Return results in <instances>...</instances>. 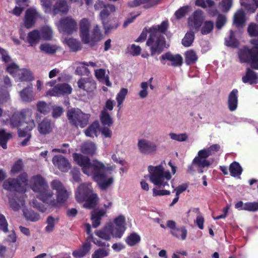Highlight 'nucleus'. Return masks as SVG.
<instances>
[{
    "instance_id": "f257e3e1",
    "label": "nucleus",
    "mask_w": 258,
    "mask_h": 258,
    "mask_svg": "<svg viewBox=\"0 0 258 258\" xmlns=\"http://www.w3.org/2000/svg\"><path fill=\"white\" fill-rule=\"evenodd\" d=\"M32 189L38 193L37 198L51 207L58 208L63 204L68 198L66 188L57 191V199L55 200L53 192L49 189V186L44 178L37 175L32 178Z\"/></svg>"
},
{
    "instance_id": "f03ea898",
    "label": "nucleus",
    "mask_w": 258,
    "mask_h": 258,
    "mask_svg": "<svg viewBox=\"0 0 258 258\" xmlns=\"http://www.w3.org/2000/svg\"><path fill=\"white\" fill-rule=\"evenodd\" d=\"M107 170L105 165L100 162H94L90 174L97 183L101 190H106L113 183V178L108 177Z\"/></svg>"
},
{
    "instance_id": "7ed1b4c3",
    "label": "nucleus",
    "mask_w": 258,
    "mask_h": 258,
    "mask_svg": "<svg viewBox=\"0 0 258 258\" xmlns=\"http://www.w3.org/2000/svg\"><path fill=\"white\" fill-rule=\"evenodd\" d=\"M32 115L33 111L29 108L14 112L10 119L11 125L12 127H19L25 124L27 130H33L35 127V123L32 118Z\"/></svg>"
},
{
    "instance_id": "20e7f679",
    "label": "nucleus",
    "mask_w": 258,
    "mask_h": 258,
    "mask_svg": "<svg viewBox=\"0 0 258 258\" xmlns=\"http://www.w3.org/2000/svg\"><path fill=\"white\" fill-rule=\"evenodd\" d=\"M148 170L150 174V179L155 185L159 187H165L168 185L167 182L171 179V175L168 170L164 171L162 165L149 166Z\"/></svg>"
},
{
    "instance_id": "39448f33",
    "label": "nucleus",
    "mask_w": 258,
    "mask_h": 258,
    "mask_svg": "<svg viewBox=\"0 0 258 258\" xmlns=\"http://www.w3.org/2000/svg\"><path fill=\"white\" fill-rule=\"evenodd\" d=\"M67 116L71 125L84 128L88 123L90 115L79 109L74 108L68 110Z\"/></svg>"
},
{
    "instance_id": "423d86ee",
    "label": "nucleus",
    "mask_w": 258,
    "mask_h": 258,
    "mask_svg": "<svg viewBox=\"0 0 258 258\" xmlns=\"http://www.w3.org/2000/svg\"><path fill=\"white\" fill-rule=\"evenodd\" d=\"M146 45L149 47L150 55L154 56L161 54L166 47V39L163 35H157L149 33L146 42Z\"/></svg>"
},
{
    "instance_id": "0eeeda50",
    "label": "nucleus",
    "mask_w": 258,
    "mask_h": 258,
    "mask_svg": "<svg viewBox=\"0 0 258 258\" xmlns=\"http://www.w3.org/2000/svg\"><path fill=\"white\" fill-rule=\"evenodd\" d=\"M250 43L253 45L251 48L244 46L239 52V57L242 62H249L250 64L258 60V39L250 40Z\"/></svg>"
},
{
    "instance_id": "6e6552de",
    "label": "nucleus",
    "mask_w": 258,
    "mask_h": 258,
    "mask_svg": "<svg viewBox=\"0 0 258 258\" xmlns=\"http://www.w3.org/2000/svg\"><path fill=\"white\" fill-rule=\"evenodd\" d=\"M73 158L76 162L82 167L83 172L88 175L90 174L94 163L98 162L97 160H93L92 162H91L88 157L78 153H74Z\"/></svg>"
},
{
    "instance_id": "1a4fd4ad",
    "label": "nucleus",
    "mask_w": 258,
    "mask_h": 258,
    "mask_svg": "<svg viewBox=\"0 0 258 258\" xmlns=\"http://www.w3.org/2000/svg\"><path fill=\"white\" fill-rule=\"evenodd\" d=\"M204 18L203 17V12L201 10L195 11L192 15L188 19V26L190 31L194 32H198L202 26Z\"/></svg>"
},
{
    "instance_id": "9d476101",
    "label": "nucleus",
    "mask_w": 258,
    "mask_h": 258,
    "mask_svg": "<svg viewBox=\"0 0 258 258\" xmlns=\"http://www.w3.org/2000/svg\"><path fill=\"white\" fill-rule=\"evenodd\" d=\"M40 17V14L37 10L32 7L26 10L24 18V25L27 29L33 27L37 20Z\"/></svg>"
},
{
    "instance_id": "9b49d317",
    "label": "nucleus",
    "mask_w": 258,
    "mask_h": 258,
    "mask_svg": "<svg viewBox=\"0 0 258 258\" xmlns=\"http://www.w3.org/2000/svg\"><path fill=\"white\" fill-rule=\"evenodd\" d=\"M72 88L71 86L67 83L58 84L54 86L52 89L49 90L46 92V95L50 96H63L71 93Z\"/></svg>"
},
{
    "instance_id": "f8f14e48",
    "label": "nucleus",
    "mask_w": 258,
    "mask_h": 258,
    "mask_svg": "<svg viewBox=\"0 0 258 258\" xmlns=\"http://www.w3.org/2000/svg\"><path fill=\"white\" fill-rule=\"evenodd\" d=\"M79 89L92 93L96 89V83L92 77L81 78L77 82Z\"/></svg>"
},
{
    "instance_id": "ddd939ff",
    "label": "nucleus",
    "mask_w": 258,
    "mask_h": 258,
    "mask_svg": "<svg viewBox=\"0 0 258 258\" xmlns=\"http://www.w3.org/2000/svg\"><path fill=\"white\" fill-rule=\"evenodd\" d=\"M59 25L62 30L68 34H71L77 29V22L71 17L61 19Z\"/></svg>"
},
{
    "instance_id": "4468645a",
    "label": "nucleus",
    "mask_w": 258,
    "mask_h": 258,
    "mask_svg": "<svg viewBox=\"0 0 258 258\" xmlns=\"http://www.w3.org/2000/svg\"><path fill=\"white\" fill-rule=\"evenodd\" d=\"M4 189L15 192H20L23 190V185L17 178H9L5 180L3 184Z\"/></svg>"
},
{
    "instance_id": "2eb2a0df",
    "label": "nucleus",
    "mask_w": 258,
    "mask_h": 258,
    "mask_svg": "<svg viewBox=\"0 0 258 258\" xmlns=\"http://www.w3.org/2000/svg\"><path fill=\"white\" fill-rule=\"evenodd\" d=\"M138 146L140 152L144 154H149L157 150V146L154 143L145 139L139 140Z\"/></svg>"
},
{
    "instance_id": "dca6fc26",
    "label": "nucleus",
    "mask_w": 258,
    "mask_h": 258,
    "mask_svg": "<svg viewBox=\"0 0 258 258\" xmlns=\"http://www.w3.org/2000/svg\"><path fill=\"white\" fill-rule=\"evenodd\" d=\"M52 161L54 165L62 172H68L71 167V164L68 160L61 155L54 156Z\"/></svg>"
},
{
    "instance_id": "f3484780",
    "label": "nucleus",
    "mask_w": 258,
    "mask_h": 258,
    "mask_svg": "<svg viewBox=\"0 0 258 258\" xmlns=\"http://www.w3.org/2000/svg\"><path fill=\"white\" fill-rule=\"evenodd\" d=\"M92 189L86 184H81L79 186L76 193V199L79 202H84V200L92 194Z\"/></svg>"
},
{
    "instance_id": "a211bd4d",
    "label": "nucleus",
    "mask_w": 258,
    "mask_h": 258,
    "mask_svg": "<svg viewBox=\"0 0 258 258\" xmlns=\"http://www.w3.org/2000/svg\"><path fill=\"white\" fill-rule=\"evenodd\" d=\"M102 34L98 25H96L92 32L91 37L87 36V40L83 41L84 44H88L91 46H95L96 43L102 39Z\"/></svg>"
},
{
    "instance_id": "6ab92c4d",
    "label": "nucleus",
    "mask_w": 258,
    "mask_h": 258,
    "mask_svg": "<svg viewBox=\"0 0 258 258\" xmlns=\"http://www.w3.org/2000/svg\"><path fill=\"white\" fill-rule=\"evenodd\" d=\"M114 223L116 226L114 236L120 238L126 229L125 217L123 215H119L114 219Z\"/></svg>"
},
{
    "instance_id": "aec40b11",
    "label": "nucleus",
    "mask_w": 258,
    "mask_h": 258,
    "mask_svg": "<svg viewBox=\"0 0 258 258\" xmlns=\"http://www.w3.org/2000/svg\"><path fill=\"white\" fill-rule=\"evenodd\" d=\"M19 94L23 102L29 103L35 100V94L31 83L28 84L26 87L21 91Z\"/></svg>"
},
{
    "instance_id": "412c9836",
    "label": "nucleus",
    "mask_w": 258,
    "mask_h": 258,
    "mask_svg": "<svg viewBox=\"0 0 258 258\" xmlns=\"http://www.w3.org/2000/svg\"><path fill=\"white\" fill-rule=\"evenodd\" d=\"M160 60H168L172 62L173 67H180L183 63V59L180 54L173 55L170 52H167L160 57Z\"/></svg>"
},
{
    "instance_id": "4be33fe9",
    "label": "nucleus",
    "mask_w": 258,
    "mask_h": 258,
    "mask_svg": "<svg viewBox=\"0 0 258 258\" xmlns=\"http://www.w3.org/2000/svg\"><path fill=\"white\" fill-rule=\"evenodd\" d=\"M169 27V23L167 19L164 20L157 25H153L149 29V33L157 35H163L165 34Z\"/></svg>"
},
{
    "instance_id": "5701e85b",
    "label": "nucleus",
    "mask_w": 258,
    "mask_h": 258,
    "mask_svg": "<svg viewBox=\"0 0 258 258\" xmlns=\"http://www.w3.org/2000/svg\"><path fill=\"white\" fill-rule=\"evenodd\" d=\"M69 10L67 0H58L53 6L52 11L53 16L60 13L61 15L66 14Z\"/></svg>"
},
{
    "instance_id": "b1692460",
    "label": "nucleus",
    "mask_w": 258,
    "mask_h": 258,
    "mask_svg": "<svg viewBox=\"0 0 258 258\" xmlns=\"http://www.w3.org/2000/svg\"><path fill=\"white\" fill-rule=\"evenodd\" d=\"M238 91L236 89H233L228 96V108L230 111H235L238 106Z\"/></svg>"
},
{
    "instance_id": "393cba45",
    "label": "nucleus",
    "mask_w": 258,
    "mask_h": 258,
    "mask_svg": "<svg viewBox=\"0 0 258 258\" xmlns=\"http://www.w3.org/2000/svg\"><path fill=\"white\" fill-rule=\"evenodd\" d=\"M161 0H134L128 2L127 6L130 8H134L144 5L143 7L145 9L150 8L156 5Z\"/></svg>"
},
{
    "instance_id": "a878e982",
    "label": "nucleus",
    "mask_w": 258,
    "mask_h": 258,
    "mask_svg": "<svg viewBox=\"0 0 258 258\" xmlns=\"http://www.w3.org/2000/svg\"><path fill=\"white\" fill-rule=\"evenodd\" d=\"M80 35L82 41L87 40V36L89 35L90 28V23L87 18L82 19L79 24Z\"/></svg>"
},
{
    "instance_id": "bb28decb",
    "label": "nucleus",
    "mask_w": 258,
    "mask_h": 258,
    "mask_svg": "<svg viewBox=\"0 0 258 258\" xmlns=\"http://www.w3.org/2000/svg\"><path fill=\"white\" fill-rule=\"evenodd\" d=\"M113 228L112 224H108L102 229L96 230L95 233L97 236L104 240H109L111 238V235L113 233Z\"/></svg>"
},
{
    "instance_id": "cd10ccee",
    "label": "nucleus",
    "mask_w": 258,
    "mask_h": 258,
    "mask_svg": "<svg viewBox=\"0 0 258 258\" xmlns=\"http://www.w3.org/2000/svg\"><path fill=\"white\" fill-rule=\"evenodd\" d=\"M102 21L105 33H109L112 30L116 29L119 25L116 18L107 19Z\"/></svg>"
},
{
    "instance_id": "c85d7f7f",
    "label": "nucleus",
    "mask_w": 258,
    "mask_h": 258,
    "mask_svg": "<svg viewBox=\"0 0 258 258\" xmlns=\"http://www.w3.org/2000/svg\"><path fill=\"white\" fill-rule=\"evenodd\" d=\"M52 124L51 120L44 118L38 125V131L41 135H46L52 131Z\"/></svg>"
},
{
    "instance_id": "c756f323",
    "label": "nucleus",
    "mask_w": 258,
    "mask_h": 258,
    "mask_svg": "<svg viewBox=\"0 0 258 258\" xmlns=\"http://www.w3.org/2000/svg\"><path fill=\"white\" fill-rule=\"evenodd\" d=\"M245 14L243 10L238 11L234 16L233 22L236 28H242L245 25Z\"/></svg>"
},
{
    "instance_id": "7c9ffc66",
    "label": "nucleus",
    "mask_w": 258,
    "mask_h": 258,
    "mask_svg": "<svg viewBox=\"0 0 258 258\" xmlns=\"http://www.w3.org/2000/svg\"><path fill=\"white\" fill-rule=\"evenodd\" d=\"M91 249V244L86 242L82 244V246L72 252V255L75 258H81L85 256Z\"/></svg>"
},
{
    "instance_id": "2f4dec72",
    "label": "nucleus",
    "mask_w": 258,
    "mask_h": 258,
    "mask_svg": "<svg viewBox=\"0 0 258 258\" xmlns=\"http://www.w3.org/2000/svg\"><path fill=\"white\" fill-rule=\"evenodd\" d=\"M242 80L244 83L257 84L258 83V76L255 72L248 68L246 70L245 76L242 77Z\"/></svg>"
},
{
    "instance_id": "473e14b6",
    "label": "nucleus",
    "mask_w": 258,
    "mask_h": 258,
    "mask_svg": "<svg viewBox=\"0 0 258 258\" xmlns=\"http://www.w3.org/2000/svg\"><path fill=\"white\" fill-rule=\"evenodd\" d=\"M105 214L106 211L103 209L98 210L92 214L91 220L93 227L97 228L100 225L101 218Z\"/></svg>"
},
{
    "instance_id": "72a5a7b5",
    "label": "nucleus",
    "mask_w": 258,
    "mask_h": 258,
    "mask_svg": "<svg viewBox=\"0 0 258 258\" xmlns=\"http://www.w3.org/2000/svg\"><path fill=\"white\" fill-rule=\"evenodd\" d=\"M99 124L98 121H95L92 123L86 130L84 133L87 137L94 138L95 136H97V133L99 131Z\"/></svg>"
},
{
    "instance_id": "f704fd0d",
    "label": "nucleus",
    "mask_w": 258,
    "mask_h": 258,
    "mask_svg": "<svg viewBox=\"0 0 258 258\" xmlns=\"http://www.w3.org/2000/svg\"><path fill=\"white\" fill-rule=\"evenodd\" d=\"M40 39V33L38 30H34L28 34L27 41L31 46L36 45L38 43Z\"/></svg>"
},
{
    "instance_id": "c9c22d12",
    "label": "nucleus",
    "mask_w": 258,
    "mask_h": 258,
    "mask_svg": "<svg viewBox=\"0 0 258 258\" xmlns=\"http://www.w3.org/2000/svg\"><path fill=\"white\" fill-rule=\"evenodd\" d=\"M96 150V146L95 144L92 142H85L81 146L82 152L89 155H94Z\"/></svg>"
},
{
    "instance_id": "e433bc0d",
    "label": "nucleus",
    "mask_w": 258,
    "mask_h": 258,
    "mask_svg": "<svg viewBox=\"0 0 258 258\" xmlns=\"http://www.w3.org/2000/svg\"><path fill=\"white\" fill-rule=\"evenodd\" d=\"M98 201L97 195L92 193L84 200L85 203L83 206L87 209H93L96 207Z\"/></svg>"
},
{
    "instance_id": "4c0bfd02",
    "label": "nucleus",
    "mask_w": 258,
    "mask_h": 258,
    "mask_svg": "<svg viewBox=\"0 0 258 258\" xmlns=\"http://www.w3.org/2000/svg\"><path fill=\"white\" fill-rule=\"evenodd\" d=\"M229 170L230 175L232 177L239 176L243 171L242 168L240 164L236 161H234L230 164Z\"/></svg>"
},
{
    "instance_id": "58836bf2",
    "label": "nucleus",
    "mask_w": 258,
    "mask_h": 258,
    "mask_svg": "<svg viewBox=\"0 0 258 258\" xmlns=\"http://www.w3.org/2000/svg\"><path fill=\"white\" fill-rule=\"evenodd\" d=\"M225 44L227 46L232 48H236L238 46L239 42L235 38V33L233 30H230L229 36L225 38Z\"/></svg>"
},
{
    "instance_id": "ea45409f",
    "label": "nucleus",
    "mask_w": 258,
    "mask_h": 258,
    "mask_svg": "<svg viewBox=\"0 0 258 258\" xmlns=\"http://www.w3.org/2000/svg\"><path fill=\"white\" fill-rule=\"evenodd\" d=\"M12 135L10 133H7L4 129L0 130V146L4 149L8 148V141L12 138Z\"/></svg>"
},
{
    "instance_id": "a19ab883",
    "label": "nucleus",
    "mask_w": 258,
    "mask_h": 258,
    "mask_svg": "<svg viewBox=\"0 0 258 258\" xmlns=\"http://www.w3.org/2000/svg\"><path fill=\"white\" fill-rule=\"evenodd\" d=\"M18 76L21 81L30 82L34 80L32 73L27 69L20 70Z\"/></svg>"
},
{
    "instance_id": "79ce46f5",
    "label": "nucleus",
    "mask_w": 258,
    "mask_h": 258,
    "mask_svg": "<svg viewBox=\"0 0 258 258\" xmlns=\"http://www.w3.org/2000/svg\"><path fill=\"white\" fill-rule=\"evenodd\" d=\"M200 29L202 35H207L211 33L214 27V22L211 20H206L203 22Z\"/></svg>"
},
{
    "instance_id": "37998d69",
    "label": "nucleus",
    "mask_w": 258,
    "mask_h": 258,
    "mask_svg": "<svg viewBox=\"0 0 258 258\" xmlns=\"http://www.w3.org/2000/svg\"><path fill=\"white\" fill-rule=\"evenodd\" d=\"M37 111L44 115H47L51 110L50 105L43 101H39L36 104Z\"/></svg>"
},
{
    "instance_id": "c03bdc74",
    "label": "nucleus",
    "mask_w": 258,
    "mask_h": 258,
    "mask_svg": "<svg viewBox=\"0 0 258 258\" xmlns=\"http://www.w3.org/2000/svg\"><path fill=\"white\" fill-rule=\"evenodd\" d=\"M170 233L177 238L185 240L187 236V231L184 226H182L180 228H177L174 230H170Z\"/></svg>"
},
{
    "instance_id": "a18cd8bd",
    "label": "nucleus",
    "mask_w": 258,
    "mask_h": 258,
    "mask_svg": "<svg viewBox=\"0 0 258 258\" xmlns=\"http://www.w3.org/2000/svg\"><path fill=\"white\" fill-rule=\"evenodd\" d=\"M100 121L104 125L110 126L113 124V120L107 111L104 109L101 112Z\"/></svg>"
},
{
    "instance_id": "49530a36",
    "label": "nucleus",
    "mask_w": 258,
    "mask_h": 258,
    "mask_svg": "<svg viewBox=\"0 0 258 258\" xmlns=\"http://www.w3.org/2000/svg\"><path fill=\"white\" fill-rule=\"evenodd\" d=\"M116 10L115 7L113 5H107L100 13L102 21L107 20L111 13L114 12Z\"/></svg>"
},
{
    "instance_id": "de8ad7c7",
    "label": "nucleus",
    "mask_w": 258,
    "mask_h": 258,
    "mask_svg": "<svg viewBox=\"0 0 258 258\" xmlns=\"http://www.w3.org/2000/svg\"><path fill=\"white\" fill-rule=\"evenodd\" d=\"M198 60V56L194 50H189L185 53V61L187 65L194 64Z\"/></svg>"
},
{
    "instance_id": "09e8293b",
    "label": "nucleus",
    "mask_w": 258,
    "mask_h": 258,
    "mask_svg": "<svg viewBox=\"0 0 258 258\" xmlns=\"http://www.w3.org/2000/svg\"><path fill=\"white\" fill-rule=\"evenodd\" d=\"M195 39V32L192 31H188L182 39L181 43L185 47L190 46Z\"/></svg>"
},
{
    "instance_id": "8fccbe9b",
    "label": "nucleus",
    "mask_w": 258,
    "mask_h": 258,
    "mask_svg": "<svg viewBox=\"0 0 258 258\" xmlns=\"http://www.w3.org/2000/svg\"><path fill=\"white\" fill-rule=\"evenodd\" d=\"M66 43L71 51L73 52H77L82 49L81 43L75 39L69 38L66 40Z\"/></svg>"
},
{
    "instance_id": "3c124183",
    "label": "nucleus",
    "mask_w": 258,
    "mask_h": 258,
    "mask_svg": "<svg viewBox=\"0 0 258 258\" xmlns=\"http://www.w3.org/2000/svg\"><path fill=\"white\" fill-rule=\"evenodd\" d=\"M40 38L44 40H50L52 37V31L51 29L48 26L42 27L39 31Z\"/></svg>"
},
{
    "instance_id": "603ef678",
    "label": "nucleus",
    "mask_w": 258,
    "mask_h": 258,
    "mask_svg": "<svg viewBox=\"0 0 258 258\" xmlns=\"http://www.w3.org/2000/svg\"><path fill=\"white\" fill-rule=\"evenodd\" d=\"M247 31L250 37H258V24L253 22L250 23L247 27Z\"/></svg>"
},
{
    "instance_id": "864d4df0",
    "label": "nucleus",
    "mask_w": 258,
    "mask_h": 258,
    "mask_svg": "<svg viewBox=\"0 0 258 258\" xmlns=\"http://www.w3.org/2000/svg\"><path fill=\"white\" fill-rule=\"evenodd\" d=\"M192 164H195L200 168H203L209 167L211 165V163L207 159H200V158L195 157L192 160Z\"/></svg>"
},
{
    "instance_id": "5fc2aeb1",
    "label": "nucleus",
    "mask_w": 258,
    "mask_h": 258,
    "mask_svg": "<svg viewBox=\"0 0 258 258\" xmlns=\"http://www.w3.org/2000/svg\"><path fill=\"white\" fill-rule=\"evenodd\" d=\"M140 237L136 233H132L126 238L125 241L130 246H134L140 241Z\"/></svg>"
},
{
    "instance_id": "6e6d98bb",
    "label": "nucleus",
    "mask_w": 258,
    "mask_h": 258,
    "mask_svg": "<svg viewBox=\"0 0 258 258\" xmlns=\"http://www.w3.org/2000/svg\"><path fill=\"white\" fill-rule=\"evenodd\" d=\"M128 90L126 88H121L117 93L116 99L117 102V106H120L123 103L125 96L127 94Z\"/></svg>"
},
{
    "instance_id": "4d7b16f0",
    "label": "nucleus",
    "mask_w": 258,
    "mask_h": 258,
    "mask_svg": "<svg viewBox=\"0 0 258 258\" xmlns=\"http://www.w3.org/2000/svg\"><path fill=\"white\" fill-rule=\"evenodd\" d=\"M24 215L27 220L31 221H37L39 219V215L32 210H27L24 212Z\"/></svg>"
},
{
    "instance_id": "13d9d810",
    "label": "nucleus",
    "mask_w": 258,
    "mask_h": 258,
    "mask_svg": "<svg viewBox=\"0 0 258 258\" xmlns=\"http://www.w3.org/2000/svg\"><path fill=\"white\" fill-rule=\"evenodd\" d=\"M189 10L188 6H185L180 7L175 11L174 16L177 20H179L183 18L187 14Z\"/></svg>"
},
{
    "instance_id": "bf43d9fd",
    "label": "nucleus",
    "mask_w": 258,
    "mask_h": 258,
    "mask_svg": "<svg viewBox=\"0 0 258 258\" xmlns=\"http://www.w3.org/2000/svg\"><path fill=\"white\" fill-rule=\"evenodd\" d=\"M109 254V250L104 248H99L96 250L92 254V258H103Z\"/></svg>"
},
{
    "instance_id": "052dcab7",
    "label": "nucleus",
    "mask_w": 258,
    "mask_h": 258,
    "mask_svg": "<svg viewBox=\"0 0 258 258\" xmlns=\"http://www.w3.org/2000/svg\"><path fill=\"white\" fill-rule=\"evenodd\" d=\"M195 4L197 6L205 9L207 6L210 8L212 7L214 5L215 2L212 0H196Z\"/></svg>"
},
{
    "instance_id": "680f3d73",
    "label": "nucleus",
    "mask_w": 258,
    "mask_h": 258,
    "mask_svg": "<svg viewBox=\"0 0 258 258\" xmlns=\"http://www.w3.org/2000/svg\"><path fill=\"white\" fill-rule=\"evenodd\" d=\"M23 165L21 159H19L16 161L11 169L12 174L18 173L23 169Z\"/></svg>"
},
{
    "instance_id": "e2e57ef3",
    "label": "nucleus",
    "mask_w": 258,
    "mask_h": 258,
    "mask_svg": "<svg viewBox=\"0 0 258 258\" xmlns=\"http://www.w3.org/2000/svg\"><path fill=\"white\" fill-rule=\"evenodd\" d=\"M227 18L225 16L219 14L218 15L216 21V27L218 29H221L226 24Z\"/></svg>"
},
{
    "instance_id": "0e129e2a",
    "label": "nucleus",
    "mask_w": 258,
    "mask_h": 258,
    "mask_svg": "<svg viewBox=\"0 0 258 258\" xmlns=\"http://www.w3.org/2000/svg\"><path fill=\"white\" fill-rule=\"evenodd\" d=\"M41 5L45 13L52 14L51 2L50 0H40Z\"/></svg>"
},
{
    "instance_id": "69168bd1",
    "label": "nucleus",
    "mask_w": 258,
    "mask_h": 258,
    "mask_svg": "<svg viewBox=\"0 0 258 258\" xmlns=\"http://www.w3.org/2000/svg\"><path fill=\"white\" fill-rule=\"evenodd\" d=\"M169 136L171 139L178 142H184L188 139V136L186 133H182L179 134L170 133Z\"/></svg>"
},
{
    "instance_id": "338daca9",
    "label": "nucleus",
    "mask_w": 258,
    "mask_h": 258,
    "mask_svg": "<svg viewBox=\"0 0 258 258\" xmlns=\"http://www.w3.org/2000/svg\"><path fill=\"white\" fill-rule=\"evenodd\" d=\"M233 0H222L219 3L222 11L224 12H228L232 7Z\"/></svg>"
},
{
    "instance_id": "774afa93",
    "label": "nucleus",
    "mask_w": 258,
    "mask_h": 258,
    "mask_svg": "<svg viewBox=\"0 0 258 258\" xmlns=\"http://www.w3.org/2000/svg\"><path fill=\"white\" fill-rule=\"evenodd\" d=\"M244 209L245 211L249 212L258 211V203L246 202L244 203Z\"/></svg>"
}]
</instances>
